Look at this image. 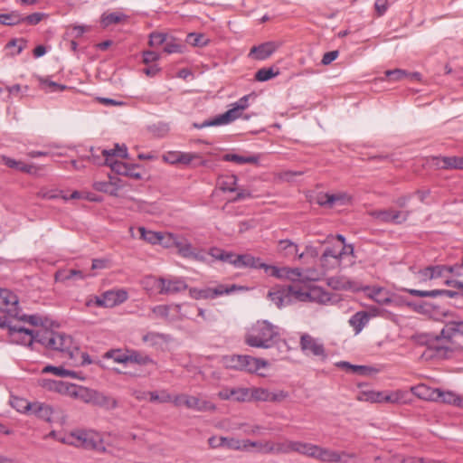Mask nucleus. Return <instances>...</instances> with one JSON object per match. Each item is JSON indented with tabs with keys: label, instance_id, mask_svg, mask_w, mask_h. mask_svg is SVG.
<instances>
[{
	"label": "nucleus",
	"instance_id": "obj_63",
	"mask_svg": "<svg viewBox=\"0 0 463 463\" xmlns=\"http://www.w3.org/2000/svg\"><path fill=\"white\" fill-rule=\"evenodd\" d=\"M45 14L43 13H33L28 15L22 14V23H25L30 25L38 24Z\"/></svg>",
	"mask_w": 463,
	"mask_h": 463
},
{
	"label": "nucleus",
	"instance_id": "obj_51",
	"mask_svg": "<svg viewBox=\"0 0 463 463\" xmlns=\"http://www.w3.org/2000/svg\"><path fill=\"white\" fill-rule=\"evenodd\" d=\"M147 394L151 402L166 403L172 401V395L165 390L148 392Z\"/></svg>",
	"mask_w": 463,
	"mask_h": 463
},
{
	"label": "nucleus",
	"instance_id": "obj_10",
	"mask_svg": "<svg viewBox=\"0 0 463 463\" xmlns=\"http://www.w3.org/2000/svg\"><path fill=\"white\" fill-rule=\"evenodd\" d=\"M239 289H242V287H238L234 284L232 286L218 285L214 288H206L198 290L197 292H195L194 298L197 299H213L224 294H232Z\"/></svg>",
	"mask_w": 463,
	"mask_h": 463
},
{
	"label": "nucleus",
	"instance_id": "obj_50",
	"mask_svg": "<svg viewBox=\"0 0 463 463\" xmlns=\"http://www.w3.org/2000/svg\"><path fill=\"white\" fill-rule=\"evenodd\" d=\"M279 74V71H274L272 67L269 68H261L255 73V80L257 81H267L271 80L272 78L278 76Z\"/></svg>",
	"mask_w": 463,
	"mask_h": 463
},
{
	"label": "nucleus",
	"instance_id": "obj_48",
	"mask_svg": "<svg viewBox=\"0 0 463 463\" xmlns=\"http://www.w3.org/2000/svg\"><path fill=\"white\" fill-rule=\"evenodd\" d=\"M309 300L320 304H327L331 301V296L322 288H314L310 291Z\"/></svg>",
	"mask_w": 463,
	"mask_h": 463
},
{
	"label": "nucleus",
	"instance_id": "obj_33",
	"mask_svg": "<svg viewBox=\"0 0 463 463\" xmlns=\"http://www.w3.org/2000/svg\"><path fill=\"white\" fill-rule=\"evenodd\" d=\"M222 160L225 162H233L238 165H244V164H256L259 161V156H240L237 154L232 153H227L222 156Z\"/></svg>",
	"mask_w": 463,
	"mask_h": 463
},
{
	"label": "nucleus",
	"instance_id": "obj_1",
	"mask_svg": "<svg viewBox=\"0 0 463 463\" xmlns=\"http://www.w3.org/2000/svg\"><path fill=\"white\" fill-rule=\"evenodd\" d=\"M463 335V321L453 320L445 324L439 334L425 333L416 336L418 344L426 345L422 356L427 358L449 359L455 352L453 338Z\"/></svg>",
	"mask_w": 463,
	"mask_h": 463
},
{
	"label": "nucleus",
	"instance_id": "obj_40",
	"mask_svg": "<svg viewBox=\"0 0 463 463\" xmlns=\"http://www.w3.org/2000/svg\"><path fill=\"white\" fill-rule=\"evenodd\" d=\"M237 181L238 178L236 175H226L222 176L219 179V187L223 192H235L237 191Z\"/></svg>",
	"mask_w": 463,
	"mask_h": 463
},
{
	"label": "nucleus",
	"instance_id": "obj_43",
	"mask_svg": "<svg viewBox=\"0 0 463 463\" xmlns=\"http://www.w3.org/2000/svg\"><path fill=\"white\" fill-rule=\"evenodd\" d=\"M328 286L334 289H348L352 287V282L345 277L335 276L328 279Z\"/></svg>",
	"mask_w": 463,
	"mask_h": 463
},
{
	"label": "nucleus",
	"instance_id": "obj_37",
	"mask_svg": "<svg viewBox=\"0 0 463 463\" xmlns=\"http://www.w3.org/2000/svg\"><path fill=\"white\" fill-rule=\"evenodd\" d=\"M279 250L286 257H293V256L298 257V255H299L298 245L288 239L280 240L279 241Z\"/></svg>",
	"mask_w": 463,
	"mask_h": 463
},
{
	"label": "nucleus",
	"instance_id": "obj_35",
	"mask_svg": "<svg viewBox=\"0 0 463 463\" xmlns=\"http://www.w3.org/2000/svg\"><path fill=\"white\" fill-rule=\"evenodd\" d=\"M43 373H52L60 377H70L74 379H82L75 371L65 369L61 366L47 365L43 370Z\"/></svg>",
	"mask_w": 463,
	"mask_h": 463
},
{
	"label": "nucleus",
	"instance_id": "obj_61",
	"mask_svg": "<svg viewBox=\"0 0 463 463\" xmlns=\"http://www.w3.org/2000/svg\"><path fill=\"white\" fill-rule=\"evenodd\" d=\"M41 84L45 88H49L51 92H61L68 88L66 85L57 83L50 79L42 80Z\"/></svg>",
	"mask_w": 463,
	"mask_h": 463
},
{
	"label": "nucleus",
	"instance_id": "obj_11",
	"mask_svg": "<svg viewBox=\"0 0 463 463\" xmlns=\"http://www.w3.org/2000/svg\"><path fill=\"white\" fill-rule=\"evenodd\" d=\"M306 443L307 442L294 440H288L279 443L272 442V447H269L267 449L271 451V454H288L291 452H297L304 456Z\"/></svg>",
	"mask_w": 463,
	"mask_h": 463
},
{
	"label": "nucleus",
	"instance_id": "obj_3",
	"mask_svg": "<svg viewBox=\"0 0 463 463\" xmlns=\"http://www.w3.org/2000/svg\"><path fill=\"white\" fill-rule=\"evenodd\" d=\"M304 456L321 463H350L351 459L356 458L354 453L335 450L309 442L306 443Z\"/></svg>",
	"mask_w": 463,
	"mask_h": 463
},
{
	"label": "nucleus",
	"instance_id": "obj_17",
	"mask_svg": "<svg viewBox=\"0 0 463 463\" xmlns=\"http://www.w3.org/2000/svg\"><path fill=\"white\" fill-rule=\"evenodd\" d=\"M208 444L212 449L225 447L230 449L242 450L241 441L234 438L212 436L208 439Z\"/></svg>",
	"mask_w": 463,
	"mask_h": 463
},
{
	"label": "nucleus",
	"instance_id": "obj_58",
	"mask_svg": "<svg viewBox=\"0 0 463 463\" xmlns=\"http://www.w3.org/2000/svg\"><path fill=\"white\" fill-rule=\"evenodd\" d=\"M350 201V197L345 193L330 194V197L327 198L329 203V208H332L335 204L344 205Z\"/></svg>",
	"mask_w": 463,
	"mask_h": 463
},
{
	"label": "nucleus",
	"instance_id": "obj_8",
	"mask_svg": "<svg viewBox=\"0 0 463 463\" xmlns=\"http://www.w3.org/2000/svg\"><path fill=\"white\" fill-rule=\"evenodd\" d=\"M21 402L24 403L25 411H29L30 414L37 417L40 420L47 422L52 421L53 415V408L46 403L34 402H30L26 400H20Z\"/></svg>",
	"mask_w": 463,
	"mask_h": 463
},
{
	"label": "nucleus",
	"instance_id": "obj_39",
	"mask_svg": "<svg viewBox=\"0 0 463 463\" xmlns=\"http://www.w3.org/2000/svg\"><path fill=\"white\" fill-rule=\"evenodd\" d=\"M228 121L226 120L223 113L217 115L216 117L213 118H209L204 120L202 123H194L193 127L197 129H202L208 127H216V126H222V125H228Z\"/></svg>",
	"mask_w": 463,
	"mask_h": 463
},
{
	"label": "nucleus",
	"instance_id": "obj_57",
	"mask_svg": "<svg viewBox=\"0 0 463 463\" xmlns=\"http://www.w3.org/2000/svg\"><path fill=\"white\" fill-rule=\"evenodd\" d=\"M409 307H411L415 312L420 314H429L434 308V306L429 302H421V303H414V302H407L406 304Z\"/></svg>",
	"mask_w": 463,
	"mask_h": 463
},
{
	"label": "nucleus",
	"instance_id": "obj_4",
	"mask_svg": "<svg viewBox=\"0 0 463 463\" xmlns=\"http://www.w3.org/2000/svg\"><path fill=\"white\" fill-rule=\"evenodd\" d=\"M411 211H397L392 208L373 210L369 215L382 223L402 224L411 215Z\"/></svg>",
	"mask_w": 463,
	"mask_h": 463
},
{
	"label": "nucleus",
	"instance_id": "obj_2",
	"mask_svg": "<svg viewBox=\"0 0 463 463\" xmlns=\"http://www.w3.org/2000/svg\"><path fill=\"white\" fill-rule=\"evenodd\" d=\"M244 342L254 348L269 349L276 345L286 352L289 349L287 342L280 339L279 326L268 320H258L253 324L247 330Z\"/></svg>",
	"mask_w": 463,
	"mask_h": 463
},
{
	"label": "nucleus",
	"instance_id": "obj_26",
	"mask_svg": "<svg viewBox=\"0 0 463 463\" xmlns=\"http://www.w3.org/2000/svg\"><path fill=\"white\" fill-rule=\"evenodd\" d=\"M96 274L94 273H84L80 269H71L68 270H60L55 274L56 280H70V279H79L84 280L87 278H92Z\"/></svg>",
	"mask_w": 463,
	"mask_h": 463
},
{
	"label": "nucleus",
	"instance_id": "obj_41",
	"mask_svg": "<svg viewBox=\"0 0 463 463\" xmlns=\"http://www.w3.org/2000/svg\"><path fill=\"white\" fill-rule=\"evenodd\" d=\"M22 24V14L17 11L0 14V24L14 26Z\"/></svg>",
	"mask_w": 463,
	"mask_h": 463
},
{
	"label": "nucleus",
	"instance_id": "obj_6",
	"mask_svg": "<svg viewBox=\"0 0 463 463\" xmlns=\"http://www.w3.org/2000/svg\"><path fill=\"white\" fill-rule=\"evenodd\" d=\"M299 344L300 348L305 354H312L314 356L320 357L323 360L326 359L327 354L324 344L320 339L315 338L308 334H303L300 336Z\"/></svg>",
	"mask_w": 463,
	"mask_h": 463
},
{
	"label": "nucleus",
	"instance_id": "obj_60",
	"mask_svg": "<svg viewBox=\"0 0 463 463\" xmlns=\"http://www.w3.org/2000/svg\"><path fill=\"white\" fill-rule=\"evenodd\" d=\"M386 77L391 81H399L408 77L409 72L405 70L402 69H395V70H389L385 71Z\"/></svg>",
	"mask_w": 463,
	"mask_h": 463
},
{
	"label": "nucleus",
	"instance_id": "obj_55",
	"mask_svg": "<svg viewBox=\"0 0 463 463\" xmlns=\"http://www.w3.org/2000/svg\"><path fill=\"white\" fill-rule=\"evenodd\" d=\"M149 130L157 137H164L170 130V126L166 122H158L149 127Z\"/></svg>",
	"mask_w": 463,
	"mask_h": 463
},
{
	"label": "nucleus",
	"instance_id": "obj_28",
	"mask_svg": "<svg viewBox=\"0 0 463 463\" xmlns=\"http://www.w3.org/2000/svg\"><path fill=\"white\" fill-rule=\"evenodd\" d=\"M269 363L260 358H255L250 355H243L242 371L256 373L260 369L268 366Z\"/></svg>",
	"mask_w": 463,
	"mask_h": 463
},
{
	"label": "nucleus",
	"instance_id": "obj_14",
	"mask_svg": "<svg viewBox=\"0 0 463 463\" xmlns=\"http://www.w3.org/2000/svg\"><path fill=\"white\" fill-rule=\"evenodd\" d=\"M344 251L336 250L335 248L327 247L320 257V262L325 269L335 268L340 264Z\"/></svg>",
	"mask_w": 463,
	"mask_h": 463
},
{
	"label": "nucleus",
	"instance_id": "obj_16",
	"mask_svg": "<svg viewBox=\"0 0 463 463\" xmlns=\"http://www.w3.org/2000/svg\"><path fill=\"white\" fill-rule=\"evenodd\" d=\"M278 48V44L274 42H266L260 45L253 46L249 53L250 57H252L258 61H264L268 59Z\"/></svg>",
	"mask_w": 463,
	"mask_h": 463
},
{
	"label": "nucleus",
	"instance_id": "obj_42",
	"mask_svg": "<svg viewBox=\"0 0 463 463\" xmlns=\"http://www.w3.org/2000/svg\"><path fill=\"white\" fill-rule=\"evenodd\" d=\"M242 450H248L249 447L256 448L257 451L265 453V454H271V451L268 450L267 449L269 447H272V442L266 441V442H260V441H251L250 439L242 440Z\"/></svg>",
	"mask_w": 463,
	"mask_h": 463
},
{
	"label": "nucleus",
	"instance_id": "obj_59",
	"mask_svg": "<svg viewBox=\"0 0 463 463\" xmlns=\"http://www.w3.org/2000/svg\"><path fill=\"white\" fill-rule=\"evenodd\" d=\"M61 191L58 189H45L43 188L37 193V197L41 199L54 200L61 198Z\"/></svg>",
	"mask_w": 463,
	"mask_h": 463
},
{
	"label": "nucleus",
	"instance_id": "obj_34",
	"mask_svg": "<svg viewBox=\"0 0 463 463\" xmlns=\"http://www.w3.org/2000/svg\"><path fill=\"white\" fill-rule=\"evenodd\" d=\"M128 363H133L139 365L155 364V361L147 354L141 352L131 350L128 351Z\"/></svg>",
	"mask_w": 463,
	"mask_h": 463
},
{
	"label": "nucleus",
	"instance_id": "obj_24",
	"mask_svg": "<svg viewBox=\"0 0 463 463\" xmlns=\"http://www.w3.org/2000/svg\"><path fill=\"white\" fill-rule=\"evenodd\" d=\"M2 163L9 168L16 169L20 172L30 175H37L38 167L35 166L34 165L25 164L22 161H17L14 158L5 156L2 157Z\"/></svg>",
	"mask_w": 463,
	"mask_h": 463
},
{
	"label": "nucleus",
	"instance_id": "obj_62",
	"mask_svg": "<svg viewBox=\"0 0 463 463\" xmlns=\"http://www.w3.org/2000/svg\"><path fill=\"white\" fill-rule=\"evenodd\" d=\"M187 41L194 46H205L208 43L202 33H191L187 35Z\"/></svg>",
	"mask_w": 463,
	"mask_h": 463
},
{
	"label": "nucleus",
	"instance_id": "obj_49",
	"mask_svg": "<svg viewBox=\"0 0 463 463\" xmlns=\"http://www.w3.org/2000/svg\"><path fill=\"white\" fill-rule=\"evenodd\" d=\"M53 335V330L43 329L39 331L33 330L34 343L41 344L47 348L51 336Z\"/></svg>",
	"mask_w": 463,
	"mask_h": 463
},
{
	"label": "nucleus",
	"instance_id": "obj_7",
	"mask_svg": "<svg viewBox=\"0 0 463 463\" xmlns=\"http://www.w3.org/2000/svg\"><path fill=\"white\" fill-rule=\"evenodd\" d=\"M0 311L14 318L19 315L18 297L7 288H0Z\"/></svg>",
	"mask_w": 463,
	"mask_h": 463
},
{
	"label": "nucleus",
	"instance_id": "obj_31",
	"mask_svg": "<svg viewBox=\"0 0 463 463\" xmlns=\"http://www.w3.org/2000/svg\"><path fill=\"white\" fill-rule=\"evenodd\" d=\"M437 389L438 388H432L426 384H419L412 387L411 392L420 399L435 402Z\"/></svg>",
	"mask_w": 463,
	"mask_h": 463
},
{
	"label": "nucleus",
	"instance_id": "obj_46",
	"mask_svg": "<svg viewBox=\"0 0 463 463\" xmlns=\"http://www.w3.org/2000/svg\"><path fill=\"white\" fill-rule=\"evenodd\" d=\"M223 364L227 368L242 371L243 354H232L224 356Z\"/></svg>",
	"mask_w": 463,
	"mask_h": 463
},
{
	"label": "nucleus",
	"instance_id": "obj_27",
	"mask_svg": "<svg viewBox=\"0 0 463 463\" xmlns=\"http://www.w3.org/2000/svg\"><path fill=\"white\" fill-rule=\"evenodd\" d=\"M100 153L105 156L104 163L106 165H109V162L118 161L115 159V156L121 158L128 156V147L125 145L120 146L119 144H116L113 149H102Z\"/></svg>",
	"mask_w": 463,
	"mask_h": 463
},
{
	"label": "nucleus",
	"instance_id": "obj_9",
	"mask_svg": "<svg viewBox=\"0 0 463 463\" xmlns=\"http://www.w3.org/2000/svg\"><path fill=\"white\" fill-rule=\"evenodd\" d=\"M9 336L13 343L22 345L33 349L34 343L33 330L21 326H14L9 328Z\"/></svg>",
	"mask_w": 463,
	"mask_h": 463
},
{
	"label": "nucleus",
	"instance_id": "obj_13",
	"mask_svg": "<svg viewBox=\"0 0 463 463\" xmlns=\"http://www.w3.org/2000/svg\"><path fill=\"white\" fill-rule=\"evenodd\" d=\"M110 169L118 175L129 176L135 180L142 179V175L137 172V165H129L121 161H112L109 163Z\"/></svg>",
	"mask_w": 463,
	"mask_h": 463
},
{
	"label": "nucleus",
	"instance_id": "obj_5",
	"mask_svg": "<svg viewBox=\"0 0 463 463\" xmlns=\"http://www.w3.org/2000/svg\"><path fill=\"white\" fill-rule=\"evenodd\" d=\"M47 349L66 354L71 358L73 357L74 351L79 350L78 347L74 345L73 339L71 335L55 331H53V335L50 338Z\"/></svg>",
	"mask_w": 463,
	"mask_h": 463
},
{
	"label": "nucleus",
	"instance_id": "obj_38",
	"mask_svg": "<svg viewBox=\"0 0 463 463\" xmlns=\"http://www.w3.org/2000/svg\"><path fill=\"white\" fill-rule=\"evenodd\" d=\"M169 339L168 335L157 332H147L143 335L142 340L151 346H156L162 343L167 342Z\"/></svg>",
	"mask_w": 463,
	"mask_h": 463
},
{
	"label": "nucleus",
	"instance_id": "obj_56",
	"mask_svg": "<svg viewBox=\"0 0 463 463\" xmlns=\"http://www.w3.org/2000/svg\"><path fill=\"white\" fill-rule=\"evenodd\" d=\"M288 274L286 276L287 279H289L293 281L296 280H304V279H310V280H317L318 279L317 277H314L313 275H307L304 276L303 272L300 269H288Z\"/></svg>",
	"mask_w": 463,
	"mask_h": 463
},
{
	"label": "nucleus",
	"instance_id": "obj_20",
	"mask_svg": "<svg viewBox=\"0 0 463 463\" xmlns=\"http://www.w3.org/2000/svg\"><path fill=\"white\" fill-rule=\"evenodd\" d=\"M236 269H262L268 268V265L261 261L260 258L252 256L251 254H237Z\"/></svg>",
	"mask_w": 463,
	"mask_h": 463
},
{
	"label": "nucleus",
	"instance_id": "obj_45",
	"mask_svg": "<svg viewBox=\"0 0 463 463\" xmlns=\"http://www.w3.org/2000/svg\"><path fill=\"white\" fill-rule=\"evenodd\" d=\"M359 400L367 401L372 402H390L392 401L391 397L388 395H383L379 392H364L361 396H359Z\"/></svg>",
	"mask_w": 463,
	"mask_h": 463
},
{
	"label": "nucleus",
	"instance_id": "obj_12",
	"mask_svg": "<svg viewBox=\"0 0 463 463\" xmlns=\"http://www.w3.org/2000/svg\"><path fill=\"white\" fill-rule=\"evenodd\" d=\"M158 284L160 288L159 293L165 295L179 293L187 288L185 281L178 278L173 279L159 278Z\"/></svg>",
	"mask_w": 463,
	"mask_h": 463
},
{
	"label": "nucleus",
	"instance_id": "obj_30",
	"mask_svg": "<svg viewBox=\"0 0 463 463\" xmlns=\"http://www.w3.org/2000/svg\"><path fill=\"white\" fill-rule=\"evenodd\" d=\"M71 397L79 399L85 403L92 404L95 390L74 384Z\"/></svg>",
	"mask_w": 463,
	"mask_h": 463
},
{
	"label": "nucleus",
	"instance_id": "obj_21",
	"mask_svg": "<svg viewBox=\"0 0 463 463\" xmlns=\"http://www.w3.org/2000/svg\"><path fill=\"white\" fill-rule=\"evenodd\" d=\"M290 288H286V286H279L274 288L271 291L269 292V298L279 308L285 307L290 304V299L288 298V293L290 292Z\"/></svg>",
	"mask_w": 463,
	"mask_h": 463
},
{
	"label": "nucleus",
	"instance_id": "obj_29",
	"mask_svg": "<svg viewBox=\"0 0 463 463\" xmlns=\"http://www.w3.org/2000/svg\"><path fill=\"white\" fill-rule=\"evenodd\" d=\"M370 317L365 311H359L354 314L349 319V325L354 328V334L358 335L369 322Z\"/></svg>",
	"mask_w": 463,
	"mask_h": 463
},
{
	"label": "nucleus",
	"instance_id": "obj_19",
	"mask_svg": "<svg viewBox=\"0 0 463 463\" xmlns=\"http://www.w3.org/2000/svg\"><path fill=\"white\" fill-rule=\"evenodd\" d=\"M251 95H244L232 104V108L223 113L228 123H232L241 116V111L249 107V99Z\"/></svg>",
	"mask_w": 463,
	"mask_h": 463
},
{
	"label": "nucleus",
	"instance_id": "obj_44",
	"mask_svg": "<svg viewBox=\"0 0 463 463\" xmlns=\"http://www.w3.org/2000/svg\"><path fill=\"white\" fill-rule=\"evenodd\" d=\"M140 237L146 242L156 245L160 242L162 232L146 230L145 227H139Z\"/></svg>",
	"mask_w": 463,
	"mask_h": 463
},
{
	"label": "nucleus",
	"instance_id": "obj_64",
	"mask_svg": "<svg viewBox=\"0 0 463 463\" xmlns=\"http://www.w3.org/2000/svg\"><path fill=\"white\" fill-rule=\"evenodd\" d=\"M101 151H102V149H99V148L95 149V148L91 147L90 150L89 158L95 165H106V164L104 163L105 156L100 153Z\"/></svg>",
	"mask_w": 463,
	"mask_h": 463
},
{
	"label": "nucleus",
	"instance_id": "obj_36",
	"mask_svg": "<svg viewBox=\"0 0 463 463\" xmlns=\"http://www.w3.org/2000/svg\"><path fill=\"white\" fill-rule=\"evenodd\" d=\"M128 16L123 13H104L101 15L100 23L103 27H108L111 24H117L126 20Z\"/></svg>",
	"mask_w": 463,
	"mask_h": 463
},
{
	"label": "nucleus",
	"instance_id": "obj_32",
	"mask_svg": "<svg viewBox=\"0 0 463 463\" xmlns=\"http://www.w3.org/2000/svg\"><path fill=\"white\" fill-rule=\"evenodd\" d=\"M48 390L57 392L61 394H66L71 397L72 387H74V383H70L62 381H49L44 385Z\"/></svg>",
	"mask_w": 463,
	"mask_h": 463
},
{
	"label": "nucleus",
	"instance_id": "obj_23",
	"mask_svg": "<svg viewBox=\"0 0 463 463\" xmlns=\"http://www.w3.org/2000/svg\"><path fill=\"white\" fill-rule=\"evenodd\" d=\"M185 407L196 411H214L216 410L215 404L206 400H200L198 397L187 395L185 400Z\"/></svg>",
	"mask_w": 463,
	"mask_h": 463
},
{
	"label": "nucleus",
	"instance_id": "obj_25",
	"mask_svg": "<svg viewBox=\"0 0 463 463\" xmlns=\"http://www.w3.org/2000/svg\"><path fill=\"white\" fill-rule=\"evenodd\" d=\"M92 405L110 411L118 407V401L104 392L95 390Z\"/></svg>",
	"mask_w": 463,
	"mask_h": 463
},
{
	"label": "nucleus",
	"instance_id": "obj_52",
	"mask_svg": "<svg viewBox=\"0 0 463 463\" xmlns=\"http://www.w3.org/2000/svg\"><path fill=\"white\" fill-rule=\"evenodd\" d=\"M103 357L106 359H112L115 363L118 364H127L128 354L122 353L118 349H112L106 352Z\"/></svg>",
	"mask_w": 463,
	"mask_h": 463
},
{
	"label": "nucleus",
	"instance_id": "obj_54",
	"mask_svg": "<svg viewBox=\"0 0 463 463\" xmlns=\"http://www.w3.org/2000/svg\"><path fill=\"white\" fill-rule=\"evenodd\" d=\"M14 318H16V319H18L20 321L27 322L30 325L34 326H43L44 325L43 318L40 315H37V314H33V315L21 314V310L19 311V315L17 317H15Z\"/></svg>",
	"mask_w": 463,
	"mask_h": 463
},
{
	"label": "nucleus",
	"instance_id": "obj_47",
	"mask_svg": "<svg viewBox=\"0 0 463 463\" xmlns=\"http://www.w3.org/2000/svg\"><path fill=\"white\" fill-rule=\"evenodd\" d=\"M369 296L380 305H388L392 302L391 298L383 288H373Z\"/></svg>",
	"mask_w": 463,
	"mask_h": 463
},
{
	"label": "nucleus",
	"instance_id": "obj_53",
	"mask_svg": "<svg viewBox=\"0 0 463 463\" xmlns=\"http://www.w3.org/2000/svg\"><path fill=\"white\" fill-rule=\"evenodd\" d=\"M286 288H291L290 292L288 293V298L290 299V302L292 301V298H295V299H298L300 301L309 300L310 291H303L301 288H299L296 286H292V285H288V286H286Z\"/></svg>",
	"mask_w": 463,
	"mask_h": 463
},
{
	"label": "nucleus",
	"instance_id": "obj_22",
	"mask_svg": "<svg viewBox=\"0 0 463 463\" xmlns=\"http://www.w3.org/2000/svg\"><path fill=\"white\" fill-rule=\"evenodd\" d=\"M435 402L451 404L463 408V397L452 391H443L439 388L437 389Z\"/></svg>",
	"mask_w": 463,
	"mask_h": 463
},
{
	"label": "nucleus",
	"instance_id": "obj_15",
	"mask_svg": "<svg viewBox=\"0 0 463 463\" xmlns=\"http://www.w3.org/2000/svg\"><path fill=\"white\" fill-rule=\"evenodd\" d=\"M433 164L440 169H459L463 170V156H433Z\"/></svg>",
	"mask_w": 463,
	"mask_h": 463
},
{
	"label": "nucleus",
	"instance_id": "obj_18",
	"mask_svg": "<svg viewBox=\"0 0 463 463\" xmlns=\"http://www.w3.org/2000/svg\"><path fill=\"white\" fill-rule=\"evenodd\" d=\"M102 296L106 303V308H111L118 306L127 301L128 298V294L125 289H109L103 292Z\"/></svg>",
	"mask_w": 463,
	"mask_h": 463
}]
</instances>
